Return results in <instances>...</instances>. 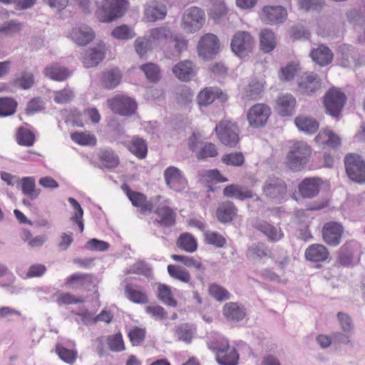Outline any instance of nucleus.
<instances>
[{
	"label": "nucleus",
	"mask_w": 365,
	"mask_h": 365,
	"mask_svg": "<svg viewBox=\"0 0 365 365\" xmlns=\"http://www.w3.org/2000/svg\"><path fill=\"white\" fill-rule=\"evenodd\" d=\"M311 147L304 141H297L290 146L286 156V166L293 171H301L308 163Z\"/></svg>",
	"instance_id": "1"
},
{
	"label": "nucleus",
	"mask_w": 365,
	"mask_h": 365,
	"mask_svg": "<svg viewBox=\"0 0 365 365\" xmlns=\"http://www.w3.org/2000/svg\"><path fill=\"white\" fill-rule=\"evenodd\" d=\"M128 6L129 3L127 0H103L101 6L97 11V16L101 22H112L122 17Z\"/></svg>",
	"instance_id": "2"
},
{
	"label": "nucleus",
	"mask_w": 365,
	"mask_h": 365,
	"mask_svg": "<svg viewBox=\"0 0 365 365\" xmlns=\"http://www.w3.org/2000/svg\"><path fill=\"white\" fill-rule=\"evenodd\" d=\"M171 36V31L167 28L160 27L150 30L138 42V55L140 57L143 56L147 51L160 45Z\"/></svg>",
	"instance_id": "3"
},
{
	"label": "nucleus",
	"mask_w": 365,
	"mask_h": 365,
	"mask_svg": "<svg viewBox=\"0 0 365 365\" xmlns=\"http://www.w3.org/2000/svg\"><path fill=\"white\" fill-rule=\"evenodd\" d=\"M263 195L269 199L279 202L284 200L287 195L288 187L286 182L277 177H269L262 186Z\"/></svg>",
	"instance_id": "4"
},
{
	"label": "nucleus",
	"mask_w": 365,
	"mask_h": 365,
	"mask_svg": "<svg viewBox=\"0 0 365 365\" xmlns=\"http://www.w3.org/2000/svg\"><path fill=\"white\" fill-rule=\"evenodd\" d=\"M346 172L349 178L356 182H365V161L359 155L349 153L344 158Z\"/></svg>",
	"instance_id": "5"
},
{
	"label": "nucleus",
	"mask_w": 365,
	"mask_h": 365,
	"mask_svg": "<svg viewBox=\"0 0 365 365\" xmlns=\"http://www.w3.org/2000/svg\"><path fill=\"white\" fill-rule=\"evenodd\" d=\"M345 94L336 88L329 89L324 97L326 112L334 118H339L346 103Z\"/></svg>",
	"instance_id": "6"
},
{
	"label": "nucleus",
	"mask_w": 365,
	"mask_h": 365,
	"mask_svg": "<svg viewBox=\"0 0 365 365\" xmlns=\"http://www.w3.org/2000/svg\"><path fill=\"white\" fill-rule=\"evenodd\" d=\"M205 21L204 11L198 7H190L182 16V27L187 33H194L203 26Z\"/></svg>",
	"instance_id": "7"
},
{
	"label": "nucleus",
	"mask_w": 365,
	"mask_h": 365,
	"mask_svg": "<svg viewBox=\"0 0 365 365\" xmlns=\"http://www.w3.org/2000/svg\"><path fill=\"white\" fill-rule=\"evenodd\" d=\"M221 143L225 145L233 147L239 141L238 128L235 123L229 120H221L215 129Z\"/></svg>",
	"instance_id": "8"
},
{
	"label": "nucleus",
	"mask_w": 365,
	"mask_h": 365,
	"mask_svg": "<svg viewBox=\"0 0 365 365\" xmlns=\"http://www.w3.org/2000/svg\"><path fill=\"white\" fill-rule=\"evenodd\" d=\"M209 348L216 351V359L220 365H236L238 354L236 350L230 347L227 340H223L220 344H208Z\"/></svg>",
	"instance_id": "9"
},
{
	"label": "nucleus",
	"mask_w": 365,
	"mask_h": 365,
	"mask_svg": "<svg viewBox=\"0 0 365 365\" xmlns=\"http://www.w3.org/2000/svg\"><path fill=\"white\" fill-rule=\"evenodd\" d=\"M254 44V39L248 32L239 31L232 39L231 48L237 56L242 58L252 51Z\"/></svg>",
	"instance_id": "10"
},
{
	"label": "nucleus",
	"mask_w": 365,
	"mask_h": 365,
	"mask_svg": "<svg viewBox=\"0 0 365 365\" xmlns=\"http://www.w3.org/2000/svg\"><path fill=\"white\" fill-rule=\"evenodd\" d=\"M271 114L270 108L264 103H257L247 111V118L250 126L260 128L264 126Z\"/></svg>",
	"instance_id": "11"
},
{
	"label": "nucleus",
	"mask_w": 365,
	"mask_h": 365,
	"mask_svg": "<svg viewBox=\"0 0 365 365\" xmlns=\"http://www.w3.org/2000/svg\"><path fill=\"white\" fill-rule=\"evenodd\" d=\"M112 111L120 115H130L134 113L136 104L134 99L122 95H118L108 101Z\"/></svg>",
	"instance_id": "12"
},
{
	"label": "nucleus",
	"mask_w": 365,
	"mask_h": 365,
	"mask_svg": "<svg viewBox=\"0 0 365 365\" xmlns=\"http://www.w3.org/2000/svg\"><path fill=\"white\" fill-rule=\"evenodd\" d=\"M164 178L167 186L175 192H182L187 187L186 179L176 167L170 166L166 168L164 171Z\"/></svg>",
	"instance_id": "13"
},
{
	"label": "nucleus",
	"mask_w": 365,
	"mask_h": 365,
	"mask_svg": "<svg viewBox=\"0 0 365 365\" xmlns=\"http://www.w3.org/2000/svg\"><path fill=\"white\" fill-rule=\"evenodd\" d=\"M287 13L286 9L281 6H264L260 14V18L267 24H277L284 21Z\"/></svg>",
	"instance_id": "14"
},
{
	"label": "nucleus",
	"mask_w": 365,
	"mask_h": 365,
	"mask_svg": "<svg viewBox=\"0 0 365 365\" xmlns=\"http://www.w3.org/2000/svg\"><path fill=\"white\" fill-rule=\"evenodd\" d=\"M343 227L339 222H329L322 228L323 240L330 246H337L341 240Z\"/></svg>",
	"instance_id": "15"
},
{
	"label": "nucleus",
	"mask_w": 365,
	"mask_h": 365,
	"mask_svg": "<svg viewBox=\"0 0 365 365\" xmlns=\"http://www.w3.org/2000/svg\"><path fill=\"white\" fill-rule=\"evenodd\" d=\"M218 50L219 41L215 35L207 34L200 38L198 43L200 56L205 58H210L217 53Z\"/></svg>",
	"instance_id": "16"
},
{
	"label": "nucleus",
	"mask_w": 365,
	"mask_h": 365,
	"mask_svg": "<svg viewBox=\"0 0 365 365\" xmlns=\"http://www.w3.org/2000/svg\"><path fill=\"white\" fill-rule=\"evenodd\" d=\"M106 51V44L98 43L95 47L86 51L84 54L82 62L86 68H91L98 65L105 57Z\"/></svg>",
	"instance_id": "17"
},
{
	"label": "nucleus",
	"mask_w": 365,
	"mask_h": 365,
	"mask_svg": "<svg viewBox=\"0 0 365 365\" xmlns=\"http://www.w3.org/2000/svg\"><path fill=\"white\" fill-rule=\"evenodd\" d=\"M298 86L301 93L311 95L320 88L321 83L317 74L307 72L299 78Z\"/></svg>",
	"instance_id": "18"
},
{
	"label": "nucleus",
	"mask_w": 365,
	"mask_h": 365,
	"mask_svg": "<svg viewBox=\"0 0 365 365\" xmlns=\"http://www.w3.org/2000/svg\"><path fill=\"white\" fill-rule=\"evenodd\" d=\"M222 313L225 319L232 322H240L247 316L245 307L237 302L226 303L223 306Z\"/></svg>",
	"instance_id": "19"
},
{
	"label": "nucleus",
	"mask_w": 365,
	"mask_h": 365,
	"mask_svg": "<svg viewBox=\"0 0 365 365\" xmlns=\"http://www.w3.org/2000/svg\"><path fill=\"white\" fill-rule=\"evenodd\" d=\"M320 185L319 178H305L298 185L299 192L303 198H313L318 195Z\"/></svg>",
	"instance_id": "20"
},
{
	"label": "nucleus",
	"mask_w": 365,
	"mask_h": 365,
	"mask_svg": "<svg viewBox=\"0 0 365 365\" xmlns=\"http://www.w3.org/2000/svg\"><path fill=\"white\" fill-rule=\"evenodd\" d=\"M329 256L327 248L321 244L309 245L305 250L304 257L307 260L320 262L326 261Z\"/></svg>",
	"instance_id": "21"
},
{
	"label": "nucleus",
	"mask_w": 365,
	"mask_h": 365,
	"mask_svg": "<svg viewBox=\"0 0 365 365\" xmlns=\"http://www.w3.org/2000/svg\"><path fill=\"white\" fill-rule=\"evenodd\" d=\"M223 195L226 197H232L239 200L252 198L255 196L252 190L238 184H230L223 190Z\"/></svg>",
	"instance_id": "22"
},
{
	"label": "nucleus",
	"mask_w": 365,
	"mask_h": 365,
	"mask_svg": "<svg viewBox=\"0 0 365 365\" xmlns=\"http://www.w3.org/2000/svg\"><path fill=\"white\" fill-rule=\"evenodd\" d=\"M295 105L296 100L291 94L282 95L277 100V110L282 116L292 115Z\"/></svg>",
	"instance_id": "23"
},
{
	"label": "nucleus",
	"mask_w": 365,
	"mask_h": 365,
	"mask_svg": "<svg viewBox=\"0 0 365 365\" xmlns=\"http://www.w3.org/2000/svg\"><path fill=\"white\" fill-rule=\"evenodd\" d=\"M237 208L232 202L226 201L220 204L217 210V217L221 222H230L236 217Z\"/></svg>",
	"instance_id": "24"
},
{
	"label": "nucleus",
	"mask_w": 365,
	"mask_h": 365,
	"mask_svg": "<svg viewBox=\"0 0 365 365\" xmlns=\"http://www.w3.org/2000/svg\"><path fill=\"white\" fill-rule=\"evenodd\" d=\"M310 56L312 60L321 66L329 64L333 59L331 51L324 45H320L318 48L313 49Z\"/></svg>",
	"instance_id": "25"
},
{
	"label": "nucleus",
	"mask_w": 365,
	"mask_h": 365,
	"mask_svg": "<svg viewBox=\"0 0 365 365\" xmlns=\"http://www.w3.org/2000/svg\"><path fill=\"white\" fill-rule=\"evenodd\" d=\"M70 36L72 40L77 44L83 46L93 41L94 33L90 27L81 26L73 29Z\"/></svg>",
	"instance_id": "26"
},
{
	"label": "nucleus",
	"mask_w": 365,
	"mask_h": 365,
	"mask_svg": "<svg viewBox=\"0 0 365 365\" xmlns=\"http://www.w3.org/2000/svg\"><path fill=\"white\" fill-rule=\"evenodd\" d=\"M173 72L182 81H190L195 76V68L190 61H184L176 64Z\"/></svg>",
	"instance_id": "27"
},
{
	"label": "nucleus",
	"mask_w": 365,
	"mask_h": 365,
	"mask_svg": "<svg viewBox=\"0 0 365 365\" xmlns=\"http://www.w3.org/2000/svg\"><path fill=\"white\" fill-rule=\"evenodd\" d=\"M156 222L163 227L173 226L175 222V213L167 205H160L155 210Z\"/></svg>",
	"instance_id": "28"
},
{
	"label": "nucleus",
	"mask_w": 365,
	"mask_h": 365,
	"mask_svg": "<svg viewBox=\"0 0 365 365\" xmlns=\"http://www.w3.org/2000/svg\"><path fill=\"white\" fill-rule=\"evenodd\" d=\"M166 14V6L158 2H152L147 5L145 9V16L149 21L163 19L165 17Z\"/></svg>",
	"instance_id": "29"
},
{
	"label": "nucleus",
	"mask_w": 365,
	"mask_h": 365,
	"mask_svg": "<svg viewBox=\"0 0 365 365\" xmlns=\"http://www.w3.org/2000/svg\"><path fill=\"white\" fill-rule=\"evenodd\" d=\"M122 75L117 68H112L104 71L102 74L101 82L108 89L115 88L121 81Z\"/></svg>",
	"instance_id": "30"
},
{
	"label": "nucleus",
	"mask_w": 365,
	"mask_h": 365,
	"mask_svg": "<svg viewBox=\"0 0 365 365\" xmlns=\"http://www.w3.org/2000/svg\"><path fill=\"white\" fill-rule=\"evenodd\" d=\"M256 228L266 235L269 241L277 242L280 240L284 234L279 227L273 226L267 222H260L256 225Z\"/></svg>",
	"instance_id": "31"
},
{
	"label": "nucleus",
	"mask_w": 365,
	"mask_h": 365,
	"mask_svg": "<svg viewBox=\"0 0 365 365\" xmlns=\"http://www.w3.org/2000/svg\"><path fill=\"white\" fill-rule=\"evenodd\" d=\"M294 123L299 130L307 134H312L319 128L318 122L314 118L308 116H298L295 118Z\"/></svg>",
	"instance_id": "32"
},
{
	"label": "nucleus",
	"mask_w": 365,
	"mask_h": 365,
	"mask_svg": "<svg viewBox=\"0 0 365 365\" xmlns=\"http://www.w3.org/2000/svg\"><path fill=\"white\" fill-rule=\"evenodd\" d=\"M216 98H220L222 101L226 99V96L222 92L212 88H206L198 94L197 101L200 106H207L211 104Z\"/></svg>",
	"instance_id": "33"
},
{
	"label": "nucleus",
	"mask_w": 365,
	"mask_h": 365,
	"mask_svg": "<svg viewBox=\"0 0 365 365\" xmlns=\"http://www.w3.org/2000/svg\"><path fill=\"white\" fill-rule=\"evenodd\" d=\"M316 142L319 144H326L331 148H336L341 144V138L329 129L321 131L315 138Z\"/></svg>",
	"instance_id": "34"
},
{
	"label": "nucleus",
	"mask_w": 365,
	"mask_h": 365,
	"mask_svg": "<svg viewBox=\"0 0 365 365\" xmlns=\"http://www.w3.org/2000/svg\"><path fill=\"white\" fill-rule=\"evenodd\" d=\"M16 141L19 145L31 147L35 143L36 135L31 130L19 127L16 132Z\"/></svg>",
	"instance_id": "35"
},
{
	"label": "nucleus",
	"mask_w": 365,
	"mask_h": 365,
	"mask_svg": "<svg viewBox=\"0 0 365 365\" xmlns=\"http://www.w3.org/2000/svg\"><path fill=\"white\" fill-rule=\"evenodd\" d=\"M44 72L46 76L57 81H65L70 76V72L67 68L61 67L57 63L47 66Z\"/></svg>",
	"instance_id": "36"
},
{
	"label": "nucleus",
	"mask_w": 365,
	"mask_h": 365,
	"mask_svg": "<svg viewBox=\"0 0 365 365\" xmlns=\"http://www.w3.org/2000/svg\"><path fill=\"white\" fill-rule=\"evenodd\" d=\"M168 272L169 275L174 279L178 280L183 283H190L191 276L190 272L180 265L170 264L168 266Z\"/></svg>",
	"instance_id": "37"
},
{
	"label": "nucleus",
	"mask_w": 365,
	"mask_h": 365,
	"mask_svg": "<svg viewBox=\"0 0 365 365\" xmlns=\"http://www.w3.org/2000/svg\"><path fill=\"white\" fill-rule=\"evenodd\" d=\"M71 138L78 145L83 146H94L97 140L93 134L88 132H74L71 134Z\"/></svg>",
	"instance_id": "38"
},
{
	"label": "nucleus",
	"mask_w": 365,
	"mask_h": 365,
	"mask_svg": "<svg viewBox=\"0 0 365 365\" xmlns=\"http://www.w3.org/2000/svg\"><path fill=\"white\" fill-rule=\"evenodd\" d=\"M177 245L180 249L190 253L194 252L197 247L196 240L191 234L187 232L180 235Z\"/></svg>",
	"instance_id": "39"
},
{
	"label": "nucleus",
	"mask_w": 365,
	"mask_h": 365,
	"mask_svg": "<svg viewBox=\"0 0 365 365\" xmlns=\"http://www.w3.org/2000/svg\"><path fill=\"white\" fill-rule=\"evenodd\" d=\"M158 297L165 304L173 307L177 306V301L174 299L170 287L166 284H158Z\"/></svg>",
	"instance_id": "40"
},
{
	"label": "nucleus",
	"mask_w": 365,
	"mask_h": 365,
	"mask_svg": "<svg viewBox=\"0 0 365 365\" xmlns=\"http://www.w3.org/2000/svg\"><path fill=\"white\" fill-rule=\"evenodd\" d=\"M260 46L262 49L266 52L272 51L275 46V37L274 33L269 29L262 30L260 34Z\"/></svg>",
	"instance_id": "41"
},
{
	"label": "nucleus",
	"mask_w": 365,
	"mask_h": 365,
	"mask_svg": "<svg viewBox=\"0 0 365 365\" xmlns=\"http://www.w3.org/2000/svg\"><path fill=\"white\" fill-rule=\"evenodd\" d=\"M65 283L68 286L91 284L93 283V275L91 274L74 273L66 279Z\"/></svg>",
	"instance_id": "42"
},
{
	"label": "nucleus",
	"mask_w": 365,
	"mask_h": 365,
	"mask_svg": "<svg viewBox=\"0 0 365 365\" xmlns=\"http://www.w3.org/2000/svg\"><path fill=\"white\" fill-rule=\"evenodd\" d=\"M171 257L173 260L182 262L184 265L187 266V267H193L196 270L201 272H203L205 270V267L202 264V262L196 259L193 257L173 255H171Z\"/></svg>",
	"instance_id": "43"
},
{
	"label": "nucleus",
	"mask_w": 365,
	"mask_h": 365,
	"mask_svg": "<svg viewBox=\"0 0 365 365\" xmlns=\"http://www.w3.org/2000/svg\"><path fill=\"white\" fill-rule=\"evenodd\" d=\"M23 28V24L16 20L6 21L0 25V36H13L19 33Z\"/></svg>",
	"instance_id": "44"
},
{
	"label": "nucleus",
	"mask_w": 365,
	"mask_h": 365,
	"mask_svg": "<svg viewBox=\"0 0 365 365\" xmlns=\"http://www.w3.org/2000/svg\"><path fill=\"white\" fill-rule=\"evenodd\" d=\"M99 160L102 164L108 168H113L119 164L118 156L111 150H104L100 153Z\"/></svg>",
	"instance_id": "45"
},
{
	"label": "nucleus",
	"mask_w": 365,
	"mask_h": 365,
	"mask_svg": "<svg viewBox=\"0 0 365 365\" xmlns=\"http://www.w3.org/2000/svg\"><path fill=\"white\" fill-rule=\"evenodd\" d=\"M17 103L11 98H0V116H9L16 112Z\"/></svg>",
	"instance_id": "46"
},
{
	"label": "nucleus",
	"mask_w": 365,
	"mask_h": 365,
	"mask_svg": "<svg viewBox=\"0 0 365 365\" xmlns=\"http://www.w3.org/2000/svg\"><path fill=\"white\" fill-rule=\"evenodd\" d=\"M56 352L61 360L68 364L74 363L77 358L76 351L67 349L61 344L56 346Z\"/></svg>",
	"instance_id": "47"
},
{
	"label": "nucleus",
	"mask_w": 365,
	"mask_h": 365,
	"mask_svg": "<svg viewBox=\"0 0 365 365\" xmlns=\"http://www.w3.org/2000/svg\"><path fill=\"white\" fill-rule=\"evenodd\" d=\"M176 101L179 104L187 105L192 102L193 92L186 86H181L176 89Z\"/></svg>",
	"instance_id": "48"
},
{
	"label": "nucleus",
	"mask_w": 365,
	"mask_h": 365,
	"mask_svg": "<svg viewBox=\"0 0 365 365\" xmlns=\"http://www.w3.org/2000/svg\"><path fill=\"white\" fill-rule=\"evenodd\" d=\"M194 334L195 329L187 324H182L175 329V334L178 339L187 344L191 342Z\"/></svg>",
	"instance_id": "49"
},
{
	"label": "nucleus",
	"mask_w": 365,
	"mask_h": 365,
	"mask_svg": "<svg viewBox=\"0 0 365 365\" xmlns=\"http://www.w3.org/2000/svg\"><path fill=\"white\" fill-rule=\"evenodd\" d=\"M21 239L23 241L26 242L31 247H41L46 241L45 236L38 235L33 237L31 232L26 229L22 230Z\"/></svg>",
	"instance_id": "50"
},
{
	"label": "nucleus",
	"mask_w": 365,
	"mask_h": 365,
	"mask_svg": "<svg viewBox=\"0 0 365 365\" xmlns=\"http://www.w3.org/2000/svg\"><path fill=\"white\" fill-rule=\"evenodd\" d=\"M21 185L22 192L31 197H36L39 193V190H35V180L31 177H25L21 180Z\"/></svg>",
	"instance_id": "51"
},
{
	"label": "nucleus",
	"mask_w": 365,
	"mask_h": 365,
	"mask_svg": "<svg viewBox=\"0 0 365 365\" xmlns=\"http://www.w3.org/2000/svg\"><path fill=\"white\" fill-rule=\"evenodd\" d=\"M204 236L206 243L214 245L216 247H223L226 244L225 238L217 232L205 231Z\"/></svg>",
	"instance_id": "52"
},
{
	"label": "nucleus",
	"mask_w": 365,
	"mask_h": 365,
	"mask_svg": "<svg viewBox=\"0 0 365 365\" xmlns=\"http://www.w3.org/2000/svg\"><path fill=\"white\" fill-rule=\"evenodd\" d=\"M146 78L150 82H157L160 78V70L158 66L155 63H147L141 66Z\"/></svg>",
	"instance_id": "53"
},
{
	"label": "nucleus",
	"mask_w": 365,
	"mask_h": 365,
	"mask_svg": "<svg viewBox=\"0 0 365 365\" xmlns=\"http://www.w3.org/2000/svg\"><path fill=\"white\" fill-rule=\"evenodd\" d=\"M266 256H267V251L261 243L251 245L247 252V257L251 259H261Z\"/></svg>",
	"instance_id": "54"
},
{
	"label": "nucleus",
	"mask_w": 365,
	"mask_h": 365,
	"mask_svg": "<svg viewBox=\"0 0 365 365\" xmlns=\"http://www.w3.org/2000/svg\"><path fill=\"white\" fill-rule=\"evenodd\" d=\"M299 66L297 63H291L283 67L280 70L279 78L282 81H289L293 79L294 76L299 72Z\"/></svg>",
	"instance_id": "55"
},
{
	"label": "nucleus",
	"mask_w": 365,
	"mask_h": 365,
	"mask_svg": "<svg viewBox=\"0 0 365 365\" xmlns=\"http://www.w3.org/2000/svg\"><path fill=\"white\" fill-rule=\"evenodd\" d=\"M210 294L217 301H225L230 297V292L223 287L212 284L209 287Z\"/></svg>",
	"instance_id": "56"
},
{
	"label": "nucleus",
	"mask_w": 365,
	"mask_h": 365,
	"mask_svg": "<svg viewBox=\"0 0 365 365\" xmlns=\"http://www.w3.org/2000/svg\"><path fill=\"white\" fill-rule=\"evenodd\" d=\"M337 319L341 331L352 333L354 332V322L348 314L342 312H338Z\"/></svg>",
	"instance_id": "57"
},
{
	"label": "nucleus",
	"mask_w": 365,
	"mask_h": 365,
	"mask_svg": "<svg viewBox=\"0 0 365 365\" xmlns=\"http://www.w3.org/2000/svg\"><path fill=\"white\" fill-rule=\"evenodd\" d=\"M352 332L334 331L331 333L333 342L339 344L354 346V342L351 339Z\"/></svg>",
	"instance_id": "58"
},
{
	"label": "nucleus",
	"mask_w": 365,
	"mask_h": 365,
	"mask_svg": "<svg viewBox=\"0 0 365 365\" xmlns=\"http://www.w3.org/2000/svg\"><path fill=\"white\" fill-rule=\"evenodd\" d=\"M109 349L113 351H121L124 350L125 346L121 334H115L109 336L107 339Z\"/></svg>",
	"instance_id": "59"
},
{
	"label": "nucleus",
	"mask_w": 365,
	"mask_h": 365,
	"mask_svg": "<svg viewBox=\"0 0 365 365\" xmlns=\"http://www.w3.org/2000/svg\"><path fill=\"white\" fill-rule=\"evenodd\" d=\"M222 161L227 165L241 166L244 163L245 158L242 153H232L225 155Z\"/></svg>",
	"instance_id": "60"
},
{
	"label": "nucleus",
	"mask_w": 365,
	"mask_h": 365,
	"mask_svg": "<svg viewBox=\"0 0 365 365\" xmlns=\"http://www.w3.org/2000/svg\"><path fill=\"white\" fill-rule=\"evenodd\" d=\"M133 29L126 25H122L116 27L112 31V36L118 39H128L134 36Z\"/></svg>",
	"instance_id": "61"
},
{
	"label": "nucleus",
	"mask_w": 365,
	"mask_h": 365,
	"mask_svg": "<svg viewBox=\"0 0 365 365\" xmlns=\"http://www.w3.org/2000/svg\"><path fill=\"white\" fill-rule=\"evenodd\" d=\"M83 299L81 297H76L68 292L60 293L56 297V302L59 305L78 304L83 303Z\"/></svg>",
	"instance_id": "62"
},
{
	"label": "nucleus",
	"mask_w": 365,
	"mask_h": 365,
	"mask_svg": "<svg viewBox=\"0 0 365 365\" xmlns=\"http://www.w3.org/2000/svg\"><path fill=\"white\" fill-rule=\"evenodd\" d=\"M217 154V150L213 143H205L196 155L198 159H204L215 157Z\"/></svg>",
	"instance_id": "63"
},
{
	"label": "nucleus",
	"mask_w": 365,
	"mask_h": 365,
	"mask_svg": "<svg viewBox=\"0 0 365 365\" xmlns=\"http://www.w3.org/2000/svg\"><path fill=\"white\" fill-rule=\"evenodd\" d=\"M73 97V91L67 88L54 93V101L58 104L69 103Z\"/></svg>",
	"instance_id": "64"
}]
</instances>
